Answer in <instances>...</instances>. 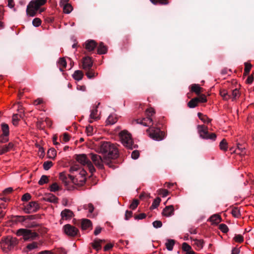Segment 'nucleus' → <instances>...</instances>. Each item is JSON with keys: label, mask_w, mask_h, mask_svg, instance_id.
Returning a JSON list of instances; mask_svg holds the SVG:
<instances>
[{"label": "nucleus", "mask_w": 254, "mask_h": 254, "mask_svg": "<svg viewBox=\"0 0 254 254\" xmlns=\"http://www.w3.org/2000/svg\"><path fill=\"white\" fill-rule=\"evenodd\" d=\"M99 153L105 154L104 157L109 158V160L115 159L119 156V150L114 144L110 142H104L101 144L98 148Z\"/></svg>", "instance_id": "f257e3e1"}, {"label": "nucleus", "mask_w": 254, "mask_h": 254, "mask_svg": "<svg viewBox=\"0 0 254 254\" xmlns=\"http://www.w3.org/2000/svg\"><path fill=\"white\" fill-rule=\"evenodd\" d=\"M145 114L147 116L146 118H143L137 119H133L131 121V124L135 125L139 124L143 126H149L152 124L153 120L151 117L154 116L155 114V111L152 107H149L145 110Z\"/></svg>", "instance_id": "f03ea898"}, {"label": "nucleus", "mask_w": 254, "mask_h": 254, "mask_svg": "<svg viewBox=\"0 0 254 254\" xmlns=\"http://www.w3.org/2000/svg\"><path fill=\"white\" fill-rule=\"evenodd\" d=\"M90 155L92 162L98 168L104 169V164L110 168H114L112 161L109 160V158L104 157V158L102 159L100 155L93 153L90 154Z\"/></svg>", "instance_id": "7ed1b4c3"}, {"label": "nucleus", "mask_w": 254, "mask_h": 254, "mask_svg": "<svg viewBox=\"0 0 254 254\" xmlns=\"http://www.w3.org/2000/svg\"><path fill=\"white\" fill-rule=\"evenodd\" d=\"M47 0H33L28 4L26 8L27 14L31 17L34 16L40 6L44 5Z\"/></svg>", "instance_id": "20e7f679"}, {"label": "nucleus", "mask_w": 254, "mask_h": 254, "mask_svg": "<svg viewBox=\"0 0 254 254\" xmlns=\"http://www.w3.org/2000/svg\"><path fill=\"white\" fill-rule=\"evenodd\" d=\"M18 243V240L16 238L8 236L2 239L0 244L2 251L5 253H8L13 249Z\"/></svg>", "instance_id": "39448f33"}, {"label": "nucleus", "mask_w": 254, "mask_h": 254, "mask_svg": "<svg viewBox=\"0 0 254 254\" xmlns=\"http://www.w3.org/2000/svg\"><path fill=\"white\" fill-rule=\"evenodd\" d=\"M148 136L152 139L156 141L163 140L165 136V133L161 131L159 128L151 127L146 130Z\"/></svg>", "instance_id": "423d86ee"}, {"label": "nucleus", "mask_w": 254, "mask_h": 254, "mask_svg": "<svg viewBox=\"0 0 254 254\" xmlns=\"http://www.w3.org/2000/svg\"><path fill=\"white\" fill-rule=\"evenodd\" d=\"M86 171L84 169H80L79 170V173L75 177L72 175H68V177L75 185L82 186L85 183L86 180Z\"/></svg>", "instance_id": "0eeeda50"}, {"label": "nucleus", "mask_w": 254, "mask_h": 254, "mask_svg": "<svg viewBox=\"0 0 254 254\" xmlns=\"http://www.w3.org/2000/svg\"><path fill=\"white\" fill-rule=\"evenodd\" d=\"M16 234L17 236H22L25 241L34 240L38 236L36 232L27 229H19Z\"/></svg>", "instance_id": "6e6552de"}, {"label": "nucleus", "mask_w": 254, "mask_h": 254, "mask_svg": "<svg viewBox=\"0 0 254 254\" xmlns=\"http://www.w3.org/2000/svg\"><path fill=\"white\" fill-rule=\"evenodd\" d=\"M198 133L200 137L205 139H211L215 140L216 135L215 133H209L208 127L204 125H198L197 126Z\"/></svg>", "instance_id": "1a4fd4ad"}, {"label": "nucleus", "mask_w": 254, "mask_h": 254, "mask_svg": "<svg viewBox=\"0 0 254 254\" xmlns=\"http://www.w3.org/2000/svg\"><path fill=\"white\" fill-rule=\"evenodd\" d=\"M120 137L122 143L129 149H132L133 141L131 134L126 130H123L120 133Z\"/></svg>", "instance_id": "9d476101"}, {"label": "nucleus", "mask_w": 254, "mask_h": 254, "mask_svg": "<svg viewBox=\"0 0 254 254\" xmlns=\"http://www.w3.org/2000/svg\"><path fill=\"white\" fill-rule=\"evenodd\" d=\"M76 161L83 166H86L91 173L95 171V169L91 162L87 158L85 154L77 155L75 158Z\"/></svg>", "instance_id": "9b49d317"}, {"label": "nucleus", "mask_w": 254, "mask_h": 254, "mask_svg": "<svg viewBox=\"0 0 254 254\" xmlns=\"http://www.w3.org/2000/svg\"><path fill=\"white\" fill-rule=\"evenodd\" d=\"M64 228L65 233L70 237H74L76 236L78 231L76 227L70 224L65 225Z\"/></svg>", "instance_id": "f8f14e48"}, {"label": "nucleus", "mask_w": 254, "mask_h": 254, "mask_svg": "<svg viewBox=\"0 0 254 254\" xmlns=\"http://www.w3.org/2000/svg\"><path fill=\"white\" fill-rule=\"evenodd\" d=\"M39 208L38 203L36 201L30 202L26 206L25 209L28 213L35 212Z\"/></svg>", "instance_id": "ddd939ff"}, {"label": "nucleus", "mask_w": 254, "mask_h": 254, "mask_svg": "<svg viewBox=\"0 0 254 254\" xmlns=\"http://www.w3.org/2000/svg\"><path fill=\"white\" fill-rule=\"evenodd\" d=\"M82 68L84 70L90 69L93 65V61L89 57H85L82 59Z\"/></svg>", "instance_id": "4468645a"}, {"label": "nucleus", "mask_w": 254, "mask_h": 254, "mask_svg": "<svg viewBox=\"0 0 254 254\" xmlns=\"http://www.w3.org/2000/svg\"><path fill=\"white\" fill-rule=\"evenodd\" d=\"M45 100L42 98H38L37 99L34 100L33 102V104L34 106H38L41 105V107H39V109L41 111H45Z\"/></svg>", "instance_id": "2eb2a0df"}, {"label": "nucleus", "mask_w": 254, "mask_h": 254, "mask_svg": "<svg viewBox=\"0 0 254 254\" xmlns=\"http://www.w3.org/2000/svg\"><path fill=\"white\" fill-rule=\"evenodd\" d=\"M174 208L172 205L166 206L162 211V215L166 217H170L174 214Z\"/></svg>", "instance_id": "dca6fc26"}, {"label": "nucleus", "mask_w": 254, "mask_h": 254, "mask_svg": "<svg viewBox=\"0 0 254 254\" xmlns=\"http://www.w3.org/2000/svg\"><path fill=\"white\" fill-rule=\"evenodd\" d=\"M105 242L104 240H100L98 239H95L91 244L92 248L96 251L98 252L102 248V243Z\"/></svg>", "instance_id": "f3484780"}, {"label": "nucleus", "mask_w": 254, "mask_h": 254, "mask_svg": "<svg viewBox=\"0 0 254 254\" xmlns=\"http://www.w3.org/2000/svg\"><path fill=\"white\" fill-rule=\"evenodd\" d=\"M61 217L63 220H68L71 219L73 213L72 211L69 209H65L61 212Z\"/></svg>", "instance_id": "a211bd4d"}, {"label": "nucleus", "mask_w": 254, "mask_h": 254, "mask_svg": "<svg viewBox=\"0 0 254 254\" xmlns=\"http://www.w3.org/2000/svg\"><path fill=\"white\" fill-rule=\"evenodd\" d=\"M96 46V42L93 40L87 41L84 44L85 48L88 51L94 50Z\"/></svg>", "instance_id": "6ab92c4d"}, {"label": "nucleus", "mask_w": 254, "mask_h": 254, "mask_svg": "<svg viewBox=\"0 0 254 254\" xmlns=\"http://www.w3.org/2000/svg\"><path fill=\"white\" fill-rule=\"evenodd\" d=\"M231 93L230 94V97L232 101H235L239 98L241 95V93L239 91V87H236L235 89L231 90Z\"/></svg>", "instance_id": "aec40b11"}, {"label": "nucleus", "mask_w": 254, "mask_h": 254, "mask_svg": "<svg viewBox=\"0 0 254 254\" xmlns=\"http://www.w3.org/2000/svg\"><path fill=\"white\" fill-rule=\"evenodd\" d=\"M182 250L186 253L185 254H196L192 250L191 247L186 242L182 244Z\"/></svg>", "instance_id": "412c9836"}, {"label": "nucleus", "mask_w": 254, "mask_h": 254, "mask_svg": "<svg viewBox=\"0 0 254 254\" xmlns=\"http://www.w3.org/2000/svg\"><path fill=\"white\" fill-rule=\"evenodd\" d=\"M190 90L191 92H194L196 95H199L203 91V89L199 84H193L191 85Z\"/></svg>", "instance_id": "4be33fe9"}, {"label": "nucleus", "mask_w": 254, "mask_h": 254, "mask_svg": "<svg viewBox=\"0 0 254 254\" xmlns=\"http://www.w3.org/2000/svg\"><path fill=\"white\" fill-rule=\"evenodd\" d=\"M81 228L83 230H87L88 229H91V221L90 220L87 219H83L81 222Z\"/></svg>", "instance_id": "5701e85b"}, {"label": "nucleus", "mask_w": 254, "mask_h": 254, "mask_svg": "<svg viewBox=\"0 0 254 254\" xmlns=\"http://www.w3.org/2000/svg\"><path fill=\"white\" fill-rule=\"evenodd\" d=\"M83 77V73L81 70H75L72 74V77L77 81L81 80Z\"/></svg>", "instance_id": "b1692460"}, {"label": "nucleus", "mask_w": 254, "mask_h": 254, "mask_svg": "<svg viewBox=\"0 0 254 254\" xmlns=\"http://www.w3.org/2000/svg\"><path fill=\"white\" fill-rule=\"evenodd\" d=\"M197 116L199 118V119L202 121L204 123H206V124H209L210 123L212 120L211 119H209L207 116L205 115H203V114L201 113H197Z\"/></svg>", "instance_id": "393cba45"}, {"label": "nucleus", "mask_w": 254, "mask_h": 254, "mask_svg": "<svg viewBox=\"0 0 254 254\" xmlns=\"http://www.w3.org/2000/svg\"><path fill=\"white\" fill-rule=\"evenodd\" d=\"M219 94L223 98V100H228L231 99L230 94L228 93L227 90L225 89L220 90Z\"/></svg>", "instance_id": "a878e982"}, {"label": "nucleus", "mask_w": 254, "mask_h": 254, "mask_svg": "<svg viewBox=\"0 0 254 254\" xmlns=\"http://www.w3.org/2000/svg\"><path fill=\"white\" fill-rule=\"evenodd\" d=\"M66 62L64 58H60L58 64L61 70L63 71L66 66Z\"/></svg>", "instance_id": "bb28decb"}, {"label": "nucleus", "mask_w": 254, "mask_h": 254, "mask_svg": "<svg viewBox=\"0 0 254 254\" xmlns=\"http://www.w3.org/2000/svg\"><path fill=\"white\" fill-rule=\"evenodd\" d=\"M107 47L105 46L102 42L100 43L97 48L98 54L100 55L104 54L107 52Z\"/></svg>", "instance_id": "cd10ccee"}, {"label": "nucleus", "mask_w": 254, "mask_h": 254, "mask_svg": "<svg viewBox=\"0 0 254 254\" xmlns=\"http://www.w3.org/2000/svg\"><path fill=\"white\" fill-rule=\"evenodd\" d=\"M235 152L236 154H240V155H245L246 154V151L245 147L242 145L238 144L237 148L235 149Z\"/></svg>", "instance_id": "c85d7f7f"}, {"label": "nucleus", "mask_w": 254, "mask_h": 254, "mask_svg": "<svg viewBox=\"0 0 254 254\" xmlns=\"http://www.w3.org/2000/svg\"><path fill=\"white\" fill-rule=\"evenodd\" d=\"M86 70V75L89 79L94 78L98 75V73L91 69V68Z\"/></svg>", "instance_id": "c756f323"}, {"label": "nucleus", "mask_w": 254, "mask_h": 254, "mask_svg": "<svg viewBox=\"0 0 254 254\" xmlns=\"http://www.w3.org/2000/svg\"><path fill=\"white\" fill-rule=\"evenodd\" d=\"M60 6L61 7H63V11L64 13L66 14H68L70 13L73 10V7L72 5L69 3L65 4Z\"/></svg>", "instance_id": "7c9ffc66"}, {"label": "nucleus", "mask_w": 254, "mask_h": 254, "mask_svg": "<svg viewBox=\"0 0 254 254\" xmlns=\"http://www.w3.org/2000/svg\"><path fill=\"white\" fill-rule=\"evenodd\" d=\"M210 221L213 224H218L221 221V218L219 215H214L210 218Z\"/></svg>", "instance_id": "2f4dec72"}, {"label": "nucleus", "mask_w": 254, "mask_h": 254, "mask_svg": "<svg viewBox=\"0 0 254 254\" xmlns=\"http://www.w3.org/2000/svg\"><path fill=\"white\" fill-rule=\"evenodd\" d=\"M117 118L115 115H111L108 117L106 123L109 125H113L117 122Z\"/></svg>", "instance_id": "473e14b6"}, {"label": "nucleus", "mask_w": 254, "mask_h": 254, "mask_svg": "<svg viewBox=\"0 0 254 254\" xmlns=\"http://www.w3.org/2000/svg\"><path fill=\"white\" fill-rule=\"evenodd\" d=\"M22 117L21 114H14L12 116V121L13 125L14 126H17L18 124V122L20 119Z\"/></svg>", "instance_id": "72a5a7b5"}, {"label": "nucleus", "mask_w": 254, "mask_h": 254, "mask_svg": "<svg viewBox=\"0 0 254 254\" xmlns=\"http://www.w3.org/2000/svg\"><path fill=\"white\" fill-rule=\"evenodd\" d=\"M197 99L194 98L188 103V106L190 108H193L198 106Z\"/></svg>", "instance_id": "f704fd0d"}, {"label": "nucleus", "mask_w": 254, "mask_h": 254, "mask_svg": "<svg viewBox=\"0 0 254 254\" xmlns=\"http://www.w3.org/2000/svg\"><path fill=\"white\" fill-rule=\"evenodd\" d=\"M57 155V151L54 148H51L47 152V156L50 159H55Z\"/></svg>", "instance_id": "c9c22d12"}, {"label": "nucleus", "mask_w": 254, "mask_h": 254, "mask_svg": "<svg viewBox=\"0 0 254 254\" xmlns=\"http://www.w3.org/2000/svg\"><path fill=\"white\" fill-rule=\"evenodd\" d=\"M204 241L202 240H194L193 245L198 250L201 249L203 247Z\"/></svg>", "instance_id": "e433bc0d"}, {"label": "nucleus", "mask_w": 254, "mask_h": 254, "mask_svg": "<svg viewBox=\"0 0 254 254\" xmlns=\"http://www.w3.org/2000/svg\"><path fill=\"white\" fill-rule=\"evenodd\" d=\"M244 64H245V68H244V75L246 76V75H248V74L249 73V72L252 68V65L251 63H248V62L245 63Z\"/></svg>", "instance_id": "4c0bfd02"}, {"label": "nucleus", "mask_w": 254, "mask_h": 254, "mask_svg": "<svg viewBox=\"0 0 254 254\" xmlns=\"http://www.w3.org/2000/svg\"><path fill=\"white\" fill-rule=\"evenodd\" d=\"M1 130L2 131V134L6 135H9V127L7 124L2 123L1 125Z\"/></svg>", "instance_id": "58836bf2"}, {"label": "nucleus", "mask_w": 254, "mask_h": 254, "mask_svg": "<svg viewBox=\"0 0 254 254\" xmlns=\"http://www.w3.org/2000/svg\"><path fill=\"white\" fill-rule=\"evenodd\" d=\"M59 178L65 186L68 185L67 177L64 172H62L60 173Z\"/></svg>", "instance_id": "ea45409f"}, {"label": "nucleus", "mask_w": 254, "mask_h": 254, "mask_svg": "<svg viewBox=\"0 0 254 254\" xmlns=\"http://www.w3.org/2000/svg\"><path fill=\"white\" fill-rule=\"evenodd\" d=\"M220 149L224 151H226L228 149V143L225 139H223L220 143Z\"/></svg>", "instance_id": "a19ab883"}, {"label": "nucleus", "mask_w": 254, "mask_h": 254, "mask_svg": "<svg viewBox=\"0 0 254 254\" xmlns=\"http://www.w3.org/2000/svg\"><path fill=\"white\" fill-rule=\"evenodd\" d=\"M231 214L236 218H239L241 216L240 211L238 207H233L231 210Z\"/></svg>", "instance_id": "79ce46f5"}, {"label": "nucleus", "mask_w": 254, "mask_h": 254, "mask_svg": "<svg viewBox=\"0 0 254 254\" xmlns=\"http://www.w3.org/2000/svg\"><path fill=\"white\" fill-rule=\"evenodd\" d=\"M98 118V110L97 107H96L95 108L92 110L90 114V118L94 120H97Z\"/></svg>", "instance_id": "37998d69"}, {"label": "nucleus", "mask_w": 254, "mask_h": 254, "mask_svg": "<svg viewBox=\"0 0 254 254\" xmlns=\"http://www.w3.org/2000/svg\"><path fill=\"white\" fill-rule=\"evenodd\" d=\"M175 245V241L173 240H169L165 244L166 248L169 251H172Z\"/></svg>", "instance_id": "c03bdc74"}, {"label": "nucleus", "mask_w": 254, "mask_h": 254, "mask_svg": "<svg viewBox=\"0 0 254 254\" xmlns=\"http://www.w3.org/2000/svg\"><path fill=\"white\" fill-rule=\"evenodd\" d=\"M161 202V198L159 197L156 198L153 202H152V204L151 206V209H155L160 204V203Z\"/></svg>", "instance_id": "a18cd8bd"}, {"label": "nucleus", "mask_w": 254, "mask_h": 254, "mask_svg": "<svg viewBox=\"0 0 254 254\" xmlns=\"http://www.w3.org/2000/svg\"><path fill=\"white\" fill-rule=\"evenodd\" d=\"M49 181L48 177L46 175H43L40 180L38 182V184L40 185H43L46 184Z\"/></svg>", "instance_id": "49530a36"}, {"label": "nucleus", "mask_w": 254, "mask_h": 254, "mask_svg": "<svg viewBox=\"0 0 254 254\" xmlns=\"http://www.w3.org/2000/svg\"><path fill=\"white\" fill-rule=\"evenodd\" d=\"M47 200L53 203H58V198L53 194H50L47 198Z\"/></svg>", "instance_id": "de8ad7c7"}, {"label": "nucleus", "mask_w": 254, "mask_h": 254, "mask_svg": "<svg viewBox=\"0 0 254 254\" xmlns=\"http://www.w3.org/2000/svg\"><path fill=\"white\" fill-rule=\"evenodd\" d=\"M83 208L85 209L88 210L89 212L90 213H92L94 210V207L93 205L91 203L87 204H85L83 206Z\"/></svg>", "instance_id": "09e8293b"}, {"label": "nucleus", "mask_w": 254, "mask_h": 254, "mask_svg": "<svg viewBox=\"0 0 254 254\" xmlns=\"http://www.w3.org/2000/svg\"><path fill=\"white\" fill-rule=\"evenodd\" d=\"M60 187L57 183L52 184L50 187V190L52 192H55L59 190Z\"/></svg>", "instance_id": "8fccbe9b"}, {"label": "nucleus", "mask_w": 254, "mask_h": 254, "mask_svg": "<svg viewBox=\"0 0 254 254\" xmlns=\"http://www.w3.org/2000/svg\"><path fill=\"white\" fill-rule=\"evenodd\" d=\"M197 99V102L199 103H205L207 102V98L204 94H201L198 97H195Z\"/></svg>", "instance_id": "3c124183"}, {"label": "nucleus", "mask_w": 254, "mask_h": 254, "mask_svg": "<svg viewBox=\"0 0 254 254\" xmlns=\"http://www.w3.org/2000/svg\"><path fill=\"white\" fill-rule=\"evenodd\" d=\"M158 193L159 195L164 197L168 195L169 191L166 189H159L158 190Z\"/></svg>", "instance_id": "603ef678"}, {"label": "nucleus", "mask_w": 254, "mask_h": 254, "mask_svg": "<svg viewBox=\"0 0 254 254\" xmlns=\"http://www.w3.org/2000/svg\"><path fill=\"white\" fill-rule=\"evenodd\" d=\"M139 204V201L137 199L133 200L132 202L129 205V208L132 210H134Z\"/></svg>", "instance_id": "864d4df0"}, {"label": "nucleus", "mask_w": 254, "mask_h": 254, "mask_svg": "<svg viewBox=\"0 0 254 254\" xmlns=\"http://www.w3.org/2000/svg\"><path fill=\"white\" fill-rule=\"evenodd\" d=\"M26 247L29 251H31L38 248V243L35 242H32L28 244Z\"/></svg>", "instance_id": "5fc2aeb1"}, {"label": "nucleus", "mask_w": 254, "mask_h": 254, "mask_svg": "<svg viewBox=\"0 0 254 254\" xmlns=\"http://www.w3.org/2000/svg\"><path fill=\"white\" fill-rule=\"evenodd\" d=\"M42 21L39 18H35L32 21V24L35 27H39Z\"/></svg>", "instance_id": "6e6d98bb"}, {"label": "nucleus", "mask_w": 254, "mask_h": 254, "mask_svg": "<svg viewBox=\"0 0 254 254\" xmlns=\"http://www.w3.org/2000/svg\"><path fill=\"white\" fill-rule=\"evenodd\" d=\"M219 229L224 233H226L229 230L227 226L225 224H220L219 225Z\"/></svg>", "instance_id": "4d7b16f0"}, {"label": "nucleus", "mask_w": 254, "mask_h": 254, "mask_svg": "<svg viewBox=\"0 0 254 254\" xmlns=\"http://www.w3.org/2000/svg\"><path fill=\"white\" fill-rule=\"evenodd\" d=\"M94 129L92 126H88L86 127V132L88 136H91L93 134Z\"/></svg>", "instance_id": "13d9d810"}, {"label": "nucleus", "mask_w": 254, "mask_h": 254, "mask_svg": "<svg viewBox=\"0 0 254 254\" xmlns=\"http://www.w3.org/2000/svg\"><path fill=\"white\" fill-rule=\"evenodd\" d=\"M234 240L235 242L241 243L244 241V238L242 235H236L234 238Z\"/></svg>", "instance_id": "bf43d9fd"}, {"label": "nucleus", "mask_w": 254, "mask_h": 254, "mask_svg": "<svg viewBox=\"0 0 254 254\" xmlns=\"http://www.w3.org/2000/svg\"><path fill=\"white\" fill-rule=\"evenodd\" d=\"M53 164L51 161H46L43 164V168L45 170H48L52 166Z\"/></svg>", "instance_id": "052dcab7"}, {"label": "nucleus", "mask_w": 254, "mask_h": 254, "mask_svg": "<svg viewBox=\"0 0 254 254\" xmlns=\"http://www.w3.org/2000/svg\"><path fill=\"white\" fill-rule=\"evenodd\" d=\"M70 139V136L67 133H64L62 139H61V141L62 142H68Z\"/></svg>", "instance_id": "680f3d73"}, {"label": "nucleus", "mask_w": 254, "mask_h": 254, "mask_svg": "<svg viewBox=\"0 0 254 254\" xmlns=\"http://www.w3.org/2000/svg\"><path fill=\"white\" fill-rule=\"evenodd\" d=\"M154 4L159 3L162 4H167L168 3L167 0H150Z\"/></svg>", "instance_id": "e2e57ef3"}, {"label": "nucleus", "mask_w": 254, "mask_h": 254, "mask_svg": "<svg viewBox=\"0 0 254 254\" xmlns=\"http://www.w3.org/2000/svg\"><path fill=\"white\" fill-rule=\"evenodd\" d=\"M8 140V135L1 134L0 136V142L4 143Z\"/></svg>", "instance_id": "0e129e2a"}, {"label": "nucleus", "mask_w": 254, "mask_h": 254, "mask_svg": "<svg viewBox=\"0 0 254 254\" xmlns=\"http://www.w3.org/2000/svg\"><path fill=\"white\" fill-rule=\"evenodd\" d=\"M31 196V195L28 193H26L23 194L22 196L21 200L22 201H28L30 199Z\"/></svg>", "instance_id": "69168bd1"}, {"label": "nucleus", "mask_w": 254, "mask_h": 254, "mask_svg": "<svg viewBox=\"0 0 254 254\" xmlns=\"http://www.w3.org/2000/svg\"><path fill=\"white\" fill-rule=\"evenodd\" d=\"M13 191L12 188L9 187L8 188L5 189L4 190H3L2 192L3 195H7L8 194L11 193Z\"/></svg>", "instance_id": "338daca9"}, {"label": "nucleus", "mask_w": 254, "mask_h": 254, "mask_svg": "<svg viewBox=\"0 0 254 254\" xmlns=\"http://www.w3.org/2000/svg\"><path fill=\"white\" fill-rule=\"evenodd\" d=\"M139 156V152L137 150H134L131 153V157L134 159H136Z\"/></svg>", "instance_id": "774afa93"}]
</instances>
